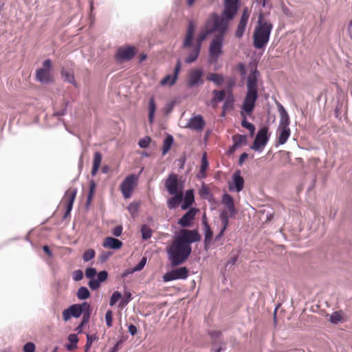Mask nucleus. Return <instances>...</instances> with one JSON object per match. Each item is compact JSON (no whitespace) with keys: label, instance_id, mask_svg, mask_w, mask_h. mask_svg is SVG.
<instances>
[{"label":"nucleus","instance_id":"nucleus-23","mask_svg":"<svg viewBox=\"0 0 352 352\" xmlns=\"http://www.w3.org/2000/svg\"><path fill=\"white\" fill-rule=\"evenodd\" d=\"M202 224L204 227V248L207 249L213 237V232L207 221L206 214L202 218Z\"/></svg>","mask_w":352,"mask_h":352},{"label":"nucleus","instance_id":"nucleus-12","mask_svg":"<svg viewBox=\"0 0 352 352\" xmlns=\"http://www.w3.org/2000/svg\"><path fill=\"white\" fill-rule=\"evenodd\" d=\"M225 36L222 35H214L209 47V54L215 60L222 53Z\"/></svg>","mask_w":352,"mask_h":352},{"label":"nucleus","instance_id":"nucleus-56","mask_svg":"<svg viewBox=\"0 0 352 352\" xmlns=\"http://www.w3.org/2000/svg\"><path fill=\"white\" fill-rule=\"evenodd\" d=\"M105 322L108 327L113 325V313L111 310H107L105 314Z\"/></svg>","mask_w":352,"mask_h":352},{"label":"nucleus","instance_id":"nucleus-37","mask_svg":"<svg viewBox=\"0 0 352 352\" xmlns=\"http://www.w3.org/2000/svg\"><path fill=\"white\" fill-rule=\"evenodd\" d=\"M96 184L94 179H91L89 182V192L86 199L85 206L88 208L91 204V200L93 199L95 190H96Z\"/></svg>","mask_w":352,"mask_h":352},{"label":"nucleus","instance_id":"nucleus-11","mask_svg":"<svg viewBox=\"0 0 352 352\" xmlns=\"http://www.w3.org/2000/svg\"><path fill=\"white\" fill-rule=\"evenodd\" d=\"M240 7V0H224L223 15L228 20H232Z\"/></svg>","mask_w":352,"mask_h":352},{"label":"nucleus","instance_id":"nucleus-13","mask_svg":"<svg viewBox=\"0 0 352 352\" xmlns=\"http://www.w3.org/2000/svg\"><path fill=\"white\" fill-rule=\"evenodd\" d=\"M177 221V224L186 228L192 226L196 214L199 212L197 208H190Z\"/></svg>","mask_w":352,"mask_h":352},{"label":"nucleus","instance_id":"nucleus-15","mask_svg":"<svg viewBox=\"0 0 352 352\" xmlns=\"http://www.w3.org/2000/svg\"><path fill=\"white\" fill-rule=\"evenodd\" d=\"M241 172L239 169L236 170L232 175V182H229L228 188L230 191L235 190L239 192L244 188V179L241 176Z\"/></svg>","mask_w":352,"mask_h":352},{"label":"nucleus","instance_id":"nucleus-55","mask_svg":"<svg viewBox=\"0 0 352 352\" xmlns=\"http://www.w3.org/2000/svg\"><path fill=\"white\" fill-rule=\"evenodd\" d=\"M97 275L96 269L92 267H87L85 270V276L89 279L95 278V276Z\"/></svg>","mask_w":352,"mask_h":352},{"label":"nucleus","instance_id":"nucleus-2","mask_svg":"<svg viewBox=\"0 0 352 352\" xmlns=\"http://www.w3.org/2000/svg\"><path fill=\"white\" fill-rule=\"evenodd\" d=\"M166 252L172 267L184 263L190 256L192 248H188L175 237L172 243L166 247Z\"/></svg>","mask_w":352,"mask_h":352},{"label":"nucleus","instance_id":"nucleus-58","mask_svg":"<svg viewBox=\"0 0 352 352\" xmlns=\"http://www.w3.org/2000/svg\"><path fill=\"white\" fill-rule=\"evenodd\" d=\"M146 263V257L143 256L140 259L139 263L135 267H133V271H135V272L141 271L144 267Z\"/></svg>","mask_w":352,"mask_h":352},{"label":"nucleus","instance_id":"nucleus-60","mask_svg":"<svg viewBox=\"0 0 352 352\" xmlns=\"http://www.w3.org/2000/svg\"><path fill=\"white\" fill-rule=\"evenodd\" d=\"M186 161V155L185 153H183V155L175 161V163L177 166H178L179 169H184L185 164Z\"/></svg>","mask_w":352,"mask_h":352},{"label":"nucleus","instance_id":"nucleus-31","mask_svg":"<svg viewBox=\"0 0 352 352\" xmlns=\"http://www.w3.org/2000/svg\"><path fill=\"white\" fill-rule=\"evenodd\" d=\"M226 94H227L226 91L224 89H221V90L214 89L212 91V99H211L212 105L214 107L217 103L223 102L226 98Z\"/></svg>","mask_w":352,"mask_h":352},{"label":"nucleus","instance_id":"nucleus-4","mask_svg":"<svg viewBox=\"0 0 352 352\" xmlns=\"http://www.w3.org/2000/svg\"><path fill=\"white\" fill-rule=\"evenodd\" d=\"M212 20V27L209 29L212 33L218 32L216 35H222L225 36L228 29V21L231 20L227 19L223 14L219 16L217 12H212L210 15Z\"/></svg>","mask_w":352,"mask_h":352},{"label":"nucleus","instance_id":"nucleus-20","mask_svg":"<svg viewBox=\"0 0 352 352\" xmlns=\"http://www.w3.org/2000/svg\"><path fill=\"white\" fill-rule=\"evenodd\" d=\"M221 203L228 208V212L230 214L231 217H234L238 213V210L234 206V199L228 192H224L222 195Z\"/></svg>","mask_w":352,"mask_h":352},{"label":"nucleus","instance_id":"nucleus-21","mask_svg":"<svg viewBox=\"0 0 352 352\" xmlns=\"http://www.w3.org/2000/svg\"><path fill=\"white\" fill-rule=\"evenodd\" d=\"M195 32V25L193 21H190L188 23L185 38L182 43V47L184 48H189L193 45Z\"/></svg>","mask_w":352,"mask_h":352},{"label":"nucleus","instance_id":"nucleus-17","mask_svg":"<svg viewBox=\"0 0 352 352\" xmlns=\"http://www.w3.org/2000/svg\"><path fill=\"white\" fill-rule=\"evenodd\" d=\"M249 13L247 8H245L243 10L242 14L240 18L239 23L237 25L236 32H235V36L238 38H241L245 31L246 26L248 22L249 19Z\"/></svg>","mask_w":352,"mask_h":352},{"label":"nucleus","instance_id":"nucleus-27","mask_svg":"<svg viewBox=\"0 0 352 352\" xmlns=\"http://www.w3.org/2000/svg\"><path fill=\"white\" fill-rule=\"evenodd\" d=\"M89 305L88 302L84 301L81 303L73 304L69 306L72 312L73 317L75 318H79Z\"/></svg>","mask_w":352,"mask_h":352},{"label":"nucleus","instance_id":"nucleus-61","mask_svg":"<svg viewBox=\"0 0 352 352\" xmlns=\"http://www.w3.org/2000/svg\"><path fill=\"white\" fill-rule=\"evenodd\" d=\"M36 346L32 342H28L23 345V352H35Z\"/></svg>","mask_w":352,"mask_h":352},{"label":"nucleus","instance_id":"nucleus-19","mask_svg":"<svg viewBox=\"0 0 352 352\" xmlns=\"http://www.w3.org/2000/svg\"><path fill=\"white\" fill-rule=\"evenodd\" d=\"M205 124L204 117L201 115H196L188 120L186 127L192 130L201 131L204 129Z\"/></svg>","mask_w":352,"mask_h":352},{"label":"nucleus","instance_id":"nucleus-42","mask_svg":"<svg viewBox=\"0 0 352 352\" xmlns=\"http://www.w3.org/2000/svg\"><path fill=\"white\" fill-rule=\"evenodd\" d=\"M90 292L87 287L81 286L78 288L76 296L79 300H85L90 297Z\"/></svg>","mask_w":352,"mask_h":352},{"label":"nucleus","instance_id":"nucleus-38","mask_svg":"<svg viewBox=\"0 0 352 352\" xmlns=\"http://www.w3.org/2000/svg\"><path fill=\"white\" fill-rule=\"evenodd\" d=\"M223 104L222 109L223 111L232 110L234 108V98L233 94H228L227 97L223 100Z\"/></svg>","mask_w":352,"mask_h":352},{"label":"nucleus","instance_id":"nucleus-48","mask_svg":"<svg viewBox=\"0 0 352 352\" xmlns=\"http://www.w3.org/2000/svg\"><path fill=\"white\" fill-rule=\"evenodd\" d=\"M96 256V252L94 249L89 248L85 251L82 254L84 262H88L93 259Z\"/></svg>","mask_w":352,"mask_h":352},{"label":"nucleus","instance_id":"nucleus-29","mask_svg":"<svg viewBox=\"0 0 352 352\" xmlns=\"http://www.w3.org/2000/svg\"><path fill=\"white\" fill-rule=\"evenodd\" d=\"M123 243L120 240L112 236L106 237L103 243L104 248H109L116 250L120 249Z\"/></svg>","mask_w":352,"mask_h":352},{"label":"nucleus","instance_id":"nucleus-33","mask_svg":"<svg viewBox=\"0 0 352 352\" xmlns=\"http://www.w3.org/2000/svg\"><path fill=\"white\" fill-rule=\"evenodd\" d=\"M173 143V136L170 134H167L163 140V144L162 148V154L163 156L166 155L168 153Z\"/></svg>","mask_w":352,"mask_h":352},{"label":"nucleus","instance_id":"nucleus-22","mask_svg":"<svg viewBox=\"0 0 352 352\" xmlns=\"http://www.w3.org/2000/svg\"><path fill=\"white\" fill-rule=\"evenodd\" d=\"M195 203V192L194 189L190 188L187 190L184 196L183 201L181 204V209L186 210L192 208V205Z\"/></svg>","mask_w":352,"mask_h":352},{"label":"nucleus","instance_id":"nucleus-49","mask_svg":"<svg viewBox=\"0 0 352 352\" xmlns=\"http://www.w3.org/2000/svg\"><path fill=\"white\" fill-rule=\"evenodd\" d=\"M236 85V78L234 77H229L227 80V85L224 90L226 91L228 94H233L232 89Z\"/></svg>","mask_w":352,"mask_h":352},{"label":"nucleus","instance_id":"nucleus-53","mask_svg":"<svg viewBox=\"0 0 352 352\" xmlns=\"http://www.w3.org/2000/svg\"><path fill=\"white\" fill-rule=\"evenodd\" d=\"M151 142V138L149 136H145L140 139L138 144L141 148H146L148 146Z\"/></svg>","mask_w":352,"mask_h":352},{"label":"nucleus","instance_id":"nucleus-32","mask_svg":"<svg viewBox=\"0 0 352 352\" xmlns=\"http://www.w3.org/2000/svg\"><path fill=\"white\" fill-rule=\"evenodd\" d=\"M78 192V189L76 188L73 189L69 195V199L67 202L66 210L63 215V219H66L71 213L73 208V205Z\"/></svg>","mask_w":352,"mask_h":352},{"label":"nucleus","instance_id":"nucleus-64","mask_svg":"<svg viewBox=\"0 0 352 352\" xmlns=\"http://www.w3.org/2000/svg\"><path fill=\"white\" fill-rule=\"evenodd\" d=\"M139 208V204L137 202H131L127 206V210L131 214L138 212Z\"/></svg>","mask_w":352,"mask_h":352},{"label":"nucleus","instance_id":"nucleus-28","mask_svg":"<svg viewBox=\"0 0 352 352\" xmlns=\"http://www.w3.org/2000/svg\"><path fill=\"white\" fill-rule=\"evenodd\" d=\"M60 76L65 82L73 85L74 87H77V83L75 80L74 72L68 68L62 67L60 70Z\"/></svg>","mask_w":352,"mask_h":352},{"label":"nucleus","instance_id":"nucleus-34","mask_svg":"<svg viewBox=\"0 0 352 352\" xmlns=\"http://www.w3.org/2000/svg\"><path fill=\"white\" fill-rule=\"evenodd\" d=\"M206 80L212 82L216 86L220 87L224 82V77L221 74L213 72L208 74Z\"/></svg>","mask_w":352,"mask_h":352},{"label":"nucleus","instance_id":"nucleus-35","mask_svg":"<svg viewBox=\"0 0 352 352\" xmlns=\"http://www.w3.org/2000/svg\"><path fill=\"white\" fill-rule=\"evenodd\" d=\"M67 340L69 343L65 344V348L67 351H71L77 349V344L79 340L78 335L75 333H71L68 336Z\"/></svg>","mask_w":352,"mask_h":352},{"label":"nucleus","instance_id":"nucleus-46","mask_svg":"<svg viewBox=\"0 0 352 352\" xmlns=\"http://www.w3.org/2000/svg\"><path fill=\"white\" fill-rule=\"evenodd\" d=\"M87 342L85 346V352H88L91 346L92 343L98 339L96 334H87Z\"/></svg>","mask_w":352,"mask_h":352},{"label":"nucleus","instance_id":"nucleus-9","mask_svg":"<svg viewBox=\"0 0 352 352\" xmlns=\"http://www.w3.org/2000/svg\"><path fill=\"white\" fill-rule=\"evenodd\" d=\"M188 275V269L186 267H181L165 273L163 275V280L170 282L175 280H186Z\"/></svg>","mask_w":352,"mask_h":352},{"label":"nucleus","instance_id":"nucleus-5","mask_svg":"<svg viewBox=\"0 0 352 352\" xmlns=\"http://www.w3.org/2000/svg\"><path fill=\"white\" fill-rule=\"evenodd\" d=\"M270 138L269 128L267 126L261 127L257 131L254 142L250 147V149L256 152H261L268 143Z\"/></svg>","mask_w":352,"mask_h":352},{"label":"nucleus","instance_id":"nucleus-54","mask_svg":"<svg viewBox=\"0 0 352 352\" xmlns=\"http://www.w3.org/2000/svg\"><path fill=\"white\" fill-rule=\"evenodd\" d=\"M179 204V201L177 200V197H171L167 201V207L168 209L173 210L176 208Z\"/></svg>","mask_w":352,"mask_h":352},{"label":"nucleus","instance_id":"nucleus-52","mask_svg":"<svg viewBox=\"0 0 352 352\" xmlns=\"http://www.w3.org/2000/svg\"><path fill=\"white\" fill-rule=\"evenodd\" d=\"M122 298V294L118 291H115L113 292L110 300H109V305L113 306L116 303Z\"/></svg>","mask_w":352,"mask_h":352},{"label":"nucleus","instance_id":"nucleus-43","mask_svg":"<svg viewBox=\"0 0 352 352\" xmlns=\"http://www.w3.org/2000/svg\"><path fill=\"white\" fill-rule=\"evenodd\" d=\"M212 34L211 31L210 30H206L205 31L201 32L199 35L196 38V44L195 47H198L201 49L202 42L206 38V37Z\"/></svg>","mask_w":352,"mask_h":352},{"label":"nucleus","instance_id":"nucleus-36","mask_svg":"<svg viewBox=\"0 0 352 352\" xmlns=\"http://www.w3.org/2000/svg\"><path fill=\"white\" fill-rule=\"evenodd\" d=\"M241 115L243 117V120H241V126L248 129L250 131V135L253 136L255 133V126L247 120L246 115L243 111L241 112Z\"/></svg>","mask_w":352,"mask_h":352},{"label":"nucleus","instance_id":"nucleus-45","mask_svg":"<svg viewBox=\"0 0 352 352\" xmlns=\"http://www.w3.org/2000/svg\"><path fill=\"white\" fill-rule=\"evenodd\" d=\"M199 194L204 199H208V201L213 198V195L210 192L208 187L204 184L201 186Z\"/></svg>","mask_w":352,"mask_h":352},{"label":"nucleus","instance_id":"nucleus-41","mask_svg":"<svg viewBox=\"0 0 352 352\" xmlns=\"http://www.w3.org/2000/svg\"><path fill=\"white\" fill-rule=\"evenodd\" d=\"M200 51H201V49L194 46L192 50L190 52L188 56L185 58V60H184L185 63L189 64V63H192L195 62L197 59V58L200 54Z\"/></svg>","mask_w":352,"mask_h":352},{"label":"nucleus","instance_id":"nucleus-62","mask_svg":"<svg viewBox=\"0 0 352 352\" xmlns=\"http://www.w3.org/2000/svg\"><path fill=\"white\" fill-rule=\"evenodd\" d=\"M208 166L209 162L207 158V155L206 153H204L201 157L200 169H202L203 170H206L208 168Z\"/></svg>","mask_w":352,"mask_h":352},{"label":"nucleus","instance_id":"nucleus-16","mask_svg":"<svg viewBox=\"0 0 352 352\" xmlns=\"http://www.w3.org/2000/svg\"><path fill=\"white\" fill-rule=\"evenodd\" d=\"M182 67V62L179 59L177 60L176 65L174 68L173 74H168L160 81L161 85L173 86L178 78L179 74Z\"/></svg>","mask_w":352,"mask_h":352},{"label":"nucleus","instance_id":"nucleus-6","mask_svg":"<svg viewBox=\"0 0 352 352\" xmlns=\"http://www.w3.org/2000/svg\"><path fill=\"white\" fill-rule=\"evenodd\" d=\"M52 67V60L48 58L43 62L42 67L36 70V80L43 84H49L52 82L51 69Z\"/></svg>","mask_w":352,"mask_h":352},{"label":"nucleus","instance_id":"nucleus-8","mask_svg":"<svg viewBox=\"0 0 352 352\" xmlns=\"http://www.w3.org/2000/svg\"><path fill=\"white\" fill-rule=\"evenodd\" d=\"M258 99V91L247 90L246 95L243 100L241 109L248 115H250L255 107L256 100Z\"/></svg>","mask_w":352,"mask_h":352},{"label":"nucleus","instance_id":"nucleus-3","mask_svg":"<svg viewBox=\"0 0 352 352\" xmlns=\"http://www.w3.org/2000/svg\"><path fill=\"white\" fill-rule=\"evenodd\" d=\"M175 237L188 248H192V243L199 242L201 239L197 229L188 230L186 228H182L176 232Z\"/></svg>","mask_w":352,"mask_h":352},{"label":"nucleus","instance_id":"nucleus-47","mask_svg":"<svg viewBox=\"0 0 352 352\" xmlns=\"http://www.w3.org/2000/svg\"><path fill=\"white\" fill-rule=\"evenodd\" d=\"M91 312L92 309L91 305L89 304L85 309V311L82 314V318L80 322H82V324H87L89 322Z\"/></svg>","mask_w":352,"mask_h":352},{"label":"nucleus","instance_id":"nucleus-63","mask_svg":"<svg viewBox=\"0 0 352 352\" xmlns=\"http://www.w3.org/2000/svg\"><path fill=\"white\" fill-rule=\"evenodd\" d=\"M102 155L101 153L98 151L96 152L94 156L93 165L100 167L102 162Z\"/></svg>","mask_w":352,"mask_h":352},{"label":"nucleus","instance_id":"nucleus-26","mask_svg":"<svg viewBox=\"0 0 352 352\" xmlns=\"http://www.w3.org/2000/svg\"><path fill=\"white\" fill-rule=\"evenodd\" d=\"M277 107L278 112L280 113V122L278 126L289 127V125L290 124L289 114L287 113V111L280 103H277Z\"/></svg>","mask_w":352,"mask_h":352},{"label":"nucleus","instance_id":"nucleus-57","mask_svg":"<svg viewBox=\"0 0 352 352\" xmlns=\"http://www.w3.org/2000/svg\"><path fill=\"white\" fill-rule=\"evenodd\" d=\"M101 283L96 279H89L88 282V286L91 290H96L100 287Z\"/></svg>","mask_w":352,"mask_h":352},{"label":"nucleus","instance_id":"nucleus-59","mask_svg":"<svg viewBox=\"0 0 352 352\" xmlns=\"http://www.w3.org/2000/svg\"><path fill=\"white\" fill-rule=\"evenodd\" d=\"M108 272L106 270L100 271L97 274V280L100 283L104 282L108 278Z\"/></svg>","mask_w":352,"mask_h":352},{"label":"nucleus","instance_id":"nucleus-1","mask_svg":"<svg viewBox=\"0 0 352 352\" xmlns=\"http://www.w3.org/2000/svg\"><path fill=\"white\" fill-rule=\"evenodd\" d=\"M272 29L273 24L270 21H265L263 14L260 13L252 36L253 46L256 49L265 48L270 41Z\"/></svg>","mask_w":352,"mask_h":352},{"label":"nucleus","instance_id":"nucleus-30","mask_svg":"<svg viewBox=\"0 0 352 352\" xmlns=\"http://www.w3.org/2000/svg\"><path fill=\"white\" fill-rule=\"evenodd\" d=\"M241 253V249L240 248H237L236 250H232L230 254L229 258L226 261L225 267L228 268L229 270H232L234 269V267H232V266L236 265V263L238 261V258H239V256Z\"/></svg>","mask_w":352,"mask_h":352},{"label":"nucleus","instance_id":"nucleus-39","mask_svg":"<svg viewBox=\"0 0 352 352\" xmlns=\"http://www.w3.org/2000/svg\"><path fill=\"white\" fill-rule=\"evenodd\" d=\"M230 217V214L226 210L221 211L219 214V218L221 221V230H226L228 226H229V219Z\"/></svg>","mask_w":352,"mask_h":352},{"label":"nucleus","instance_id":"nucleus-7","mask_svg":"<svg viewBox=\"0 0 352 352\" xmlns=\"http://www.w3.org/2000/svg\"><path fill=\"white\" fill-rule=\"evenodd\" d=\"M138 177L131 174L125 177L120 184V190L124 199L131 197L132 192L137 184Z\"/></svg>","mask_w":352,"mask_h":352},{"label":"nucleus","instance_id":"nucleus-25","mask_svg":"<svg viewBox=\"0 0 352 352\" xmlns=\"http://www.w3.org/2000/svg\"><path fill=\"white\" fill-rule=\"evenodd\" d=\"M278 142L276 144V146L278 145H283L285 144L291 135V131L289 127H278Z\"/></svg>","mask_w":352,"mask_h":352},{"label":"nucleus","instance_id":"nucleus-51","mask_svg":"<svg viewBox=\"0 0 352 352\" xmlns=\"http://www.w3.org/2000/svg\"><path fill=\"white\" fill-rule=\"evenodd\" d=\"M232 140L233 141V144L229 148V149L227 151V154L229 155L233 154L235 152V151L241 146V145L236 140V135H233L232 137Z\"/></svg>","mask_w":352,"mask_h":352},{"label":"nucleus","instance_id":"nucleus-18","mask_svg":"<svg viewBox=\"0 0 352 352\" xmlns=\"http://www.w3.org/2000/svg\"><path fill=\"white\" fill-rule=\"evenodd\" d=\"M204 72L201 69H195L190 71L188 80V85L190 87L203 84L202 76Z\"/></svg>","mask_w":352,"mask_h":352},{"label":"nucleus","instance_id":"nucleus-40","mask_svg":"<svg viewBox=\"0 0 352 352\" xmlns=\"http://www.w3.org/2000/svg\"><path fill=\"white\" fill-rule=\"evenodd\" d=\"M156 111V104L155 99L151 97L148 100V122L151 124L153 122L154 116Z\"/></svg>","mask_w":352,"mask_h":352},{"label":"nucleus","instance_id":"nucleus-10","mask_svg":"<svg viewBox=\"0 0 352 352\" xmlns=\"http://www.w3.org/2000/svg\"><path fill=\"white\" fill-rule=\"evenodd\" d=\"M165 187L170 195L175 194L179 190H184V184L178 179L176 174L172 173L165 180Z\"/></svg>","mask_w":352,"mask_h":352},{"label":"nucleus","instance_id":"nucleus-50","mask_svg":"<svg viewBox=\"0 0 352 352\" xmlns=\"http://www.w3.org/2000/svg\"><path fill=\"white\" fill-rule=\"evenodd\" d=\"M342 320V315L338 311L333 312L329 317V321L333 324H337Z\"/></svg>","mask_w":352,"mask_h":352},{"label":"nucleus","instance_id":"nucleus-44","mask_svg":"<svg viewBox=\"0 0 352 352\" xmlns=\"http://www.w3.org/2000/svg\"><path fill=\"white\" fill-rule=\"evenodd\" d=\"M140 232L142 240H148L151 238L153 231L147 225L144 224L141 226Z\"/></svg>","mask_w":352,"mask_h":352},{"label":"nucleus","instance_id":"nucleus-24","mask_svg":"<svg viewBox=\"0 0 352 352\" xmlns=\"http://www.w3.org/2000/svg\"><path fill=\"white\" fill-rule=\"evenodd\" d=\"M258 72L256 69L252 70L247 79V90L258 91L257 82H258Z\"/></svg>","mask_w":352,"mask_h":352},{"label":"nucleus","instance_id":"nucleus-14","mask_svg":"<svg viewBox=\"0 0 352 352\" xmlns=\"http://www.w3.org/2000/svg\"><path fill=\"white\" fill-rule=\"evenodd\" d=\"M135 54V48L132 45H128L126 47H120L117 50L116 58L120 61H128L131 60Z\"/></svg>","mask_w":352,"mask_h":352}]
</instances>
